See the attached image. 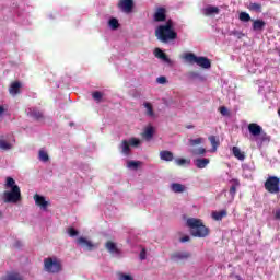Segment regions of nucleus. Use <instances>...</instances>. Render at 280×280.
I'll use <instances>...</instances> for the list:
<instances>
[{"mask_svg": "<svg viewBox=\"0 0 280 280\" xmlns=\"http://www.w3.org/2000/svg\"><path fill=\"white\" fill-rule=\"evenodd\" d=\"M175 163H176V165H185L187 163V160H185V159H176Z\"/></svg>", "mask_w": 280, "mask_h": 280, "instance_id": "nucleus-47", "label": "nucleus"}, {"mask_svg": "<svg viewBox=\"0 0 280 280\" xmlns=\"http://www.w3.org/2000/svg\"><path fill=\"white\" fill-rule=\"evenodd\" d=\"M278 115L280 116V109L278 110Z\"/></svg>", "mask_w": 280, "mask_h": 280, "instance_id": "nucleus-52", "label": "nucleus"}, {"mask_svg": "<svg viewBox=\"0 0 280 280\" xmlns=\"http://www.w3.org/2000/svg\"><path fill=\"white\" fill-rule=\"evenodd\" d=\"M77 244L78 246H81V248H84L85 250H95V248H97V245H95L93 242H91L84 236H80L77 240Z\"/></svg>", "mask_w": 280, "mask_h": 280, "instance_id": "nucleus-8", "label": "nucleus"}, {"mask_svg": "<svg viewBox=\"0 0 280 280\" xmlns=\"http://www.w3.org/2000/svg\"><path fill=\"white\" fill-rule=\"evenodd\" d=\"M203 12L206 16H211V14H220V9L218 7H208Z\"/></svg>", "mask_w": 280, "mask_h": 280, "instance_id": "nucleus-30", "label": "nucleus"}, {"mask_svg": "<svg viewBox=\"0 0 280 280\" xmlns=\"http://www.w3.org/2000/svg\"><path fill=\"white\" fill-rule=\"evenodd\" d=\"M141 261L145 260V257H147V250L145 248H142V250L140 252V255H139Z\"/></svg>", "mask_w": 280, "mask_h": 280, "instance_id": "nucleus-46", "label": "nucleus"}, {"mask_svg": "<svg viewBox=\"0 0 280 280\" xmlns=\"http://www.w3.org/2000/svg\"><path fill=\"white\" fill-rule=\"evenodd\" d=\"M3 280H23V276L19 272H9L5 275Z\"/></svg>", "mask_w": 280, "mask_h": 280, "instance_id": "nucleus-28", "label": "nucleus"}, {"mask_svg": "<svg viewBox=\"0 0 280 280\" xmlns=\"http://www.w3.org/2000/svg\"><path fill=\"white\" fill-rule=\"evenodd\" d=\"M156 82H158V84H166V83H167V78H165V77H159V78L156 79Z\"/></svg>", "mask_w": 280, "mask_h": 280, "instance_id": "nucleus-43", "label": "nucleus"}, {"mask_svg": "<svg viewBox=\"0 0 280 280\" xmlns=\"http://www.w3.org/2000/svg\"><path fill=\"white\" fill-rule=\"evenodd\" d=\"M105 248L110 255H121V249H119V247H117V243L113 241H107L105 243Z\"/></svg>", "mask_w": 280, "mask_h": 280, "instance_id": "nucleus-12", "label": "nucleus"}, {"mask_svg": "<svg viewBox=\"0 0 280 280\" xmlns=\"http://www.w3.org/2000/svg\"><path fill=\"white\" fill-rule=\"evenodd\" d=\"M219 112L221 113V115H223V117H229V115H231V113L229 112V108H226L225 106H221L219 108Z\"/></svg>", "mask_w": 280, "mask_h": 280, "instance_id": "nucleus-41", "label": "nucleus"}, {"mask_svg": "<svg viewBox=\"0 0 280 280\" xmlns=\"http://www.w3.org/2000/svg\"><path fill=\"white\" fill-rule=\"evenodd\" d=\"M191 257V253L189 252H175L171 255L172 261H185Z\"/></svg>", "mask_w": 280, "mask_h": 280, "instance_id": "nucleus-10", "label": "nucleus"}, {"mask_svg": "<svg viewBox=\"0 0 280 280\" xmlns=\"http://www.w3.org/2000/svg\"><path fill=\"white\" fill-rule=\"evenodd\" d=\"M171 189H172V191H174V194H183V191H185L186 187L183 184L173 183L171 185Z\"/></svg>", "mask_w": 280, "mask_h": 280, "instance_id": "nucleus-21", "label": "nucleus"}, {"mask_svg": "<svg viewBox=\"0 0 280 280\" xmlns=\"http://www.w3.org/2000/svg\"><path fill=\"white\" fill-rule=\"evenodd\" d=\"M184 60L190 65H198L201 69H211V60L207 57H198L194 52H186Z\"/></svg>", "mask_w": 280, "mask_h": 280, "instance_id": "nucleus-4", "label": "nucleus"}, {"mask_svg": "<svg viewBox=\"0 0 280 280\" xmlns=\"http://www.w3.org/2000/svg\"><path fill=\"white\" fill-rule=\"evenodd\" d=\"M68 235H70V237H75L77 235H80V232L75 230V228H69Z\"/></svg>", "mask_w": 280, "mask_h": 280, "instance_id": "nucleus-40", "label": "nucleus"}, {"mask_svg": "<svg viewBox=\"0 0 280 280\" xmlns=\"http://www.w3.org/2000/svg\"><path fill=\"white\" fill-rule=\"evenodd\" d=\"M203 142H205L203 138H197V139L189 140V144L191 145V148H196V145H202Z\"/></svg>", "mask_w": 280, "mask_h": 280, "instance_id": "nucleus-33", "label": "nucleus"}, {"mask_svg": "<svg viewBox=\"0 0 280 280\" xmlns=\"http://www.w3.org/2000/svg\"><path fill=\"white\" fill-rule=\"evenodd\" d=\"M35 205L43 209V211H47V207H49V201H46L44 196H40L38 194L34 195Z\"/></svg>", "mask_w": 280, "mask_h": 280, "instance_id": "nucleus-11", "label": "nucleus"}, {"mask_svg": "<svg viewBox=\"0 0 280 280\" xmlns=\"http://www.w3.org/2000/svg\"><path fill=\"white\" fill-rule=\"evenodd\" d=\"M211 145H212V152H218V148L220 145V140L215 136H209L208 137Z\"/></svg>", "mask_w": 280, "mask_h": 280, "instance_id": "nucleus-20", "label": "nucleus"}, {"mask_svg": "<svg viewBox=\"0 0 280 280\" xmlns=\"http://www.w3.org/2000/svg\"><path fill=\"white\" fill-rule=\"evenodd\" d=\"M118 8L125 14H132V11L135 10V0H119Z\"/></svg>", "mask_w": 280, "mask_h": 280, "instance_id": "nucleus-7", "label": "nucleus"}, {"mask_svg": "<svg viewBox=\"0 0 280 280\" xmlns=\"http://www.w3.org/2000/svg\"><path fill=\"white\" fill-rule=\"evenodd\" d=\"M21 86H23V84H21V81L12 82L10 88H9L10 95L14 96V95L21 94Z\"/></svg>", "mask_w": 280, "mask_h": 280, "instance_id": "nucleus-15", "label": "nucleus"}, {"mask_svg": "<svg viewBox=\"0 0 280 280\" xmlns=\"http://www.w3.org/2000/svg\"><path fill=\"white\" fill-rule=\"evenodd\" d=\"M119 148L122 154H126L127 156L128 154H130V143L128 142V140H122Z\"/></svg>", "mask_w": 280, "mask_h": 280, "instance_id": "nucleus-26", "label": "nucleus"}, {"mask_svg": "<svg viewBox=\"0 0 280 280\" xmlns=\"http://www.w3.org/2000/svg\"><path fill=\"white\" fill-rule=\"evenodd\" d=\"M5 189H11V190H5L1 196L0 200L4 202V205H16V202H21L22 196H21V187L16 185V180L12 177H7V182L4 185Z\"/></svg>", "mask_w": 280, "mask_h": 280, "instance_id": "nucleus-1", "label": "nucleus"}, {"mask_svg": "<svg viewBox=\"0 0 280 280\" xmlns=\"http://www.w3.org/2000/svg\"><path fill=\"white\" fill-rule=\"evenodd\" d=\"M240 21H242L243 23H248L249 21H252L250 19V14L246 13V12H241L238 15Z\"/></svg>", "mask_w": 280, "mask_h": 280, "instance_id": "nucleus-34", "label": "nucleus"}, {"mask_svg": "<svg viewBox=\"0 0 280 280\" xmlns=\"http://www.w3.org/2000/svg\"><path fill=\"white\" fill-rule=\"evenodd\" d=\"M231 187L229 194L232 200H235V195L237 194V187H240V179H231L230 180Z\"/></svg>", "mask_w": 280, "mask_h": 280, "instance_id": "nucleus-16", "label": "nucleus"}, {"mask_svg": "<svg viewBox=\"0 0 280 280\" xmlns=\"http://www.w3.org/2000/svg\"><path fill=\"white\" fill-rule=\"evenodd\" d=\"M39 161L47 163V161H49V154H47V152L40 150L39 151Z\"/></svg>", "mask_w": 280, "mask_h": 280, "instance_id": "nucleus-39", "label": "nucleus"}, {"mask_svg": "<svg viewBox=\"0 0 280 280\" xmlns=\"http://www.w3.org/2000/svg\"><path fill=\"white\" fill-rule=\"evenodd\" d=\"M139 165H141V162H139V161H128L127 162V167L129 170H139Z\"/></svg>", "mask_w": 280, "mask_h": 280, "instance_id": "nucleus-35", "label": "nucleus"}, {"mask_svg": "<svg viewBox=\"0 0 280 280\" xmlns=\"http://www.w3.org/2000/svg\"><path fill=\"white\" fill-rule=\"evenodd\" d=\"M4 110L3 106L0 105V115H3Z\"/></svg>", "mask_w": 280, "mask_h": 280, "instance_id": "nucleus-50", "label": "nucleus"}, {"mask_svg": "<svg viewBox=\"0 0 280 280\" xmlns=\"http://www.w3.org/2000/svg\"><path fill=\"white\" fill-rule=\"evenodd\" d=\"M248 131H249V135H252L253 137H259V135L264 132V128L257 125V122H250L248 125Z\"/></svg>", "mask_w": 280, "mask_h": 280, "instance_id": "nucleus-14", "label": "nucleus"}, {"mask_svg": "<svg viewBox=\"0 0 280 280\" xmlns=\"http://www.w3.org/2000/svg\"><path fill=\"white\" fill-rule=\"evenodd\" d=\"M275 219L280 220V209L276 210Z\"/></svg>", "mask_w": 280, "mask_h": 280, "instance_id": "nucleus-49", "label": "nucleus"}, {"mask_svg": "<svg viewBox=\"0 0 280 280\" xmlns=\"http://www.w3.org/2000/svg\"><path fill=\"white\" fill-rule=\"evenodd\" d=\"M155 37L160 43L164 44L176 40V38H178V33L174 31V22L172 20H167L165 24L159 25L155 28Z\"/></svg>", "mask_w": 280, "mask_h": 280, "instance_id": "nucleus-2", "label": "nucleus"}, {"mask_svg": "<svg viewBox=\"0 0 280 280\" xmlns=\"http://www.w3.org/2000/svg\"><path fill=\"white\" fill-rule=\"evenodd\" d=\"M187 128H194V126H188Z\"/></svg>", "mask_w": 280, "mask_h": 280, "instance_id": "nucleus-51", "label": "nucleus"}, {"mask_svg": "<svg viewBox=\"0 0 280 280\" xmlns=\"http://www.w3.org/2000/svg\"><path fill=\"white\" fill-rule=\"evenodd\" d=\"M153 19L156 23H163L167 20V10L163 7L156 9Z\"/></svg>", "mask_w": 280, "mask_h": 280, "instance_id": "nucleus-9", "label": "nucleus"}, {"mask_svg": "<svg viewBox=\"0 0 280 280\" xmlns=\"http://www.w3.org/2000/svg\"><path fill=\"white\" fill-rule=\"evenodd\" d=\"M154 54H155V58H160V60H164V62H170V58L163 50H161V48H156L154 50Z\"/></svg>", "mask_w": 280, "mask_h": 280, "instance_id": "nucleus-23", "label": "nucleus"}, {"mask_svg": "<svg viewBox=\"0 0 280 280\" xmlns=\"http://www.w3.org/2000/svg\"><path fill=\"white\" fill-rule=\"evenodd\" d=\"M160 159L162 161H174V153H172L171 151H161L160 152Z\"/></svg>", "mask_w": 280, "mask_h": 280, "instance_id": "nucleus-19", "label": "nucleus"}, {"mask_svg": "<svg viewBox=\"0 0 280 280\" xmlns=\"http://www.w3.org/2000/svg\"><path fill=\"white\" fill-rule=\"evenodd\" d=\"M143 106H144V108H147L145 115L148 117H154V107L152 106V103L144 102Z\"/></svg>", "mask_w": 280, "mask_h": 280, "instance_id": "nucleus-29", "label": "nucleus"}, {"mask_svg": "<svg viewBox=\"0 0 280 280\" xmlns=\"http://www.w3.org/2000/svg\"><path fill=\"white\" fill-rule=\"evenodd\" d=\"M265 189L269 194H280V178L277 176H269L265 182Z\"/></svg>", "mask_w": 280, "mask_h": 280, "instance_id": "nucleus-6", "label": "nucleus"}, {"mask_svg": "<svg viewBox=\"0 0 280 280\" xmlns=\"http://www.w3.org/2000/svg\"><path fill=\"white\" fill-rule=\"evenodd\" d=\"M129 145H131L132 148H139V145H141V140H139L138 138H130Z\"/></svg>", "mask_w": 280, "mask_h": 280, "instance_id": "nucleus-38", "label": "nucleus"}, {"mask_svg": "<svg viewBox=\"0 0 280 280\" xmlns=\"http://www.w3.org/2000/svg\"><path fill=\"white\" fill-rule=\"evenodd\" d=\"M119 280H135V279L130 275L121 273Z\"/></svg>", "mask_w": 280, "mask_h": 280, "instance_id": "nucleus-44", "label": "nucleus"}, {"mask_svg": "<svg viewBox=\"0 0 280 280\" xmlns=\"http://www.w3.org/2000/svg\"><path fill=\"white\" fill-rule=\"evenodd\" d=\"M248 10L250 12L261 13V3L250 2L249 5H248Z\"/></svg>", "mask_w": 280, "mask_h": 280, "instance_id": "nucleus-31", "label": "nucleus"}, {"mask_svg": "<svg viewBox=\"0 0 280 280\" xmlns=\"http://www.w3.org/2000/svg\"><path fill=\"white\" fill-rule=\"evenodd\" d=\"M44 270L50 275H58L62 270V262L57 257L45 258Z\"/></svg>", "mask_w": 280, "mask_h": 280, "instance_id": "nucleus-5", "label": "nucleus"}, {"mask_svg": "<svg viewBox=\"0 0 280 280\" xmlns=\"http://www.w3.org/2000/svg\"><path fill=\"white\" fill-rule=\"evenodd\" d=\"M0 150H12V143L8 142L3 136L0 137Z\"/></svg>", "mask_w": 280, "mask_h": 280, "instance_id": "nucleus-25", "label": "nucleus"}, {"mask_svg": "<svg viewBox=\"0 0 280 280\" xmlns=\"http://www.w3.org/2000/svg\"><path fill=\"white\" fill-rule=\"evenodd\" d=\"M190 152L194 156H205V154H207V149L200 147L198 149H190Z\"/></svg>", "mask_w": 280, "mask_h": 280, "instance_id": "nucleus-32", "label": "nucleus"}, {"mask_svg": "<svg viewBox=\"0 0 280 280\" xmlns=\"http://www.w3.org/2000/svg\"><path fill=\"white\" fill-rule=\"evenodd\" d=\"M210 163V160L207 158L203 159H197L195 162L196 167H198V170H205V167H207Z\"/></svg>", "mask_w": 280, "mask_h": 280, "instance_id": "nucleus-18", "label": "nucleus"}, {"mask_svg": "<svg viewBox=\"0 0 280 280\" xmlns=\"http://www.w3.org/2000/svg\"><path fill=\"white\" fill-rule=\"evenodd\" d=\"M232 152L235 159H237L238 161H244V159H246V155L244 154V152H242V150H240V148L237 147H233Z\"/></svg>", "mask_w": 280, "mask_h": 280, "instance_id": "nucleus-27", "label": "nucleus"}, {"mask_svg": "<svg viewBox=\"0 0 280 280\" xmlns=\"http://www.w3.org/2000/svg\"><path fill=\"white\" fill-rule=\"evenodd\" d=\"M260 137V141L261 143H264L265 141H270V136H268V133L261 131V133L259 135Z\"/></svg>", "mask_w": 280, "mask_h": 280, "instance_id": "nucleus-42", "label": "nucleus"}, {"mask_svg": "<svg viewBox=\"0 0 280 280\" xmlns=\"http://www.w3.org/2000/svg\"><path fill=\"white\" fill-rule=\"evenodd\" d=\"M191 238L189 236H183L179 242H182V244H185V242H189Z\"/></svg>", "mask_w": 280, "mask_h": 280, "instance_id": "nucleus-48", "label": "nucleus"}, {"mask_svg": "<svg viewBox=\"0 0 280 280\" xmlns=\"http://www.w3.org/2000/svg\"><path fill=\"white\" fill-rule=\"evenodd\" d=\"M186 225L190 229L192 237H207L209 235V228L202 222L201 219L189 218Z\"/></svg>", "mask_w": 280, "mask_h": 280, "instance_id": "nucleus-3", "label": "nucleus"}, {"mask_svg": "<svg viewBox=\"0 0 280 280\" xmlns=\"http://www.w3.org/2000/svg\"><path fill=\"white\" fill-rule=\"evenodd\" d=\"M226 215H229V212H226V210L212 212V218H213V220H217V222H219L223 218H226Z\"/></svg>", "mask_w": 280, "mask_h": 280, "instance_id": "nucleus-22", "label": "nucleus"}, {"mask_svg": "<svg viewBox=\"0 0 280 280\" xmlns=\"http://www.w3.org/2000/svg\"><path fill=\"white\" fill-rule=\"evenodd\" d=\"M92 97H93V100H95V102H102L104 94L100 91H95L92 93Z\"/></svg>", "mask_w": 280, "mask_h": 280, "instance_id": "nucleus-37", "label": "nucleus"}, {"mask_svg": "<svg viewBox=\"0 0 280 280\" xmlns=\"http://www.w3.org/2000/svg\"><path fill=\"white\" fill-rule=\"evenodd\" d=\"M109 27H112V30H118L119 28V21L115 18H112L108 22Z\"/></svg>", "mask_w": 280, "mask_h": 280, "instance_id": "nucleus-36", "label": "nucleus"}, {"mask_svg": "<svg viewBox=\"0 0 280 280\" xmlns=\"http://www.w3.org/2000/svg\"><path fill=\"white\" fill-rule=\"evenodd\" d=\"M233 34H234V36H235L236 38H238V40L242 39V38H244V33H242V32H240V31H234Z\"/></svg>", "mask_w": 280, "mask_h": 280, "instance_id": "nucleus-45", "label": "nucleus"}, {"mask_svg": "<svg viewBox=\"0 0 280 280\" xmlns=\"http://www.w3.org/2000/svg\"><path fill=\"white\" fill-rule=\"evenodd\" d=\"M142 137L144 139H147L148 141H150V139H152V137H154V127H152V126L147 127L142 133Z\"/></svg>", "mask_w": 280, "mask_h": 280, "instance_id": "nucleus-24", "label": "nucleus"}, {"mask_svg": "<svg viewBox=\"0 0 280 280\" xmlns=\"http://www.w3.org/2000/svg\"><path fill=\"white\" fill-rule=\"evenodd\" d=\"M0 218H1V212H0Z\"/></svg>", "mask_w": 280, "mask_h": 280, "instance_id": "nucleus-53", "label": "nucleus"}, {"mask_svg": "<svg viewBox=\"0 0 280 280\" xmlns=\"http://www.w3.org/2000/svg\"><path fill=\"white\" fill-rule=\"evenodd\" d=\"M27 116L33 117V119H36V121L45 119V115L43 114V112L36 107L28 108Z\"/></svg>", "mask_w": 280, "mask_h": 280, "instance_id": "nucleus-13", "label": "nucleus"}, {"mask_svg": "<svg viewBox=\"0 0 280 280\" xmlns=\"http://www.w3.org/2000/svg\"><path fill=\"white\" fill-rule=\"evenodd\" d=\"M253 31L254 32H264L266 27V21L264 20H253Z\"/></svg>", "mask_w": 280, "mask_h": 280, "instance_id": "nucleus-17", "label": "nucleus"}]
</instances>
